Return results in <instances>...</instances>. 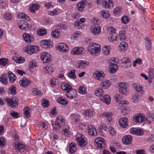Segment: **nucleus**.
<instances>
[{
	"instance_id": "obj_1",
	"label": "nucleus",
	"mask_w": 154,
	"mask_h": 154,
	"mask_svg": "<svg viewBox=\"0 0 154 154\" xmlns=\"http://www.w3.org/2000/svg\"><path fill=\"white\" fill-rule=\"evenodd\" d=\"M65 123V120L62 117L59 116L56 118L55 122L53 123V128L54 130L57 131L64 125Z\"/></svg>"
},
{
	"instance_id": "obj_2",
	"label": "nucleus",
	"mask_w": 154,
	"mask_h": 154,
	"mask_svg": "<svg viewBox=\"0 0 154 154\" xmlns=\"http://www.w3.org/2000/svg\"><path fill=\"white\" fill-rule=\"evenodd\" d=\"M100 45L96 43H91L88 46V52L92 55H95L100 51Z\"/></svg>"
},
{
	"instance_id": "obj_3",
	"label": "nucleus",
	"mask_w": 154,
	"mask_h": 154,
	"mask_svg": "<svg viewBox=\"0 0 154 154\" xmlns=\"http://www.w3.org/2000/svg\"><path fill=\"white\" fill-rule=\"evenodd\" d=\"M12 148L17 152H22L26 149L25 144L21 142H14L13 143Z\"/></svg>"
},
{
	"instance_id": "obj_4",
	"label": "nucleus",
	"mask_w": 154,
	"mask_h": 154,
	"mask_svg": "<svg viewBox=\"0 0 154 154\" xmlns=\"http://www.w3.org/2000/svg\"><path fill=\"white\" fill-rule=\"evenodd\" d=\"M76 139L78 145L81 147H84L88 143L87 138L80 134L76 135Z\"/></svg>"
},
{
	"instance_id": "obj_5",
	"label": "nucleus",
	"mask_w": 154,
	"mask_h": 154,
	"mask_svg": "<svg viewBox=\"0 0 154 154\" xmlns=\"http://www.w3.org/2000/svg\"><path fill=\"white\" fill-rule=\"evenodd\" d=\"M128 102L126 100H122L118 104L117 106L118 108H120L121 107H123L122 109V114L125 115L128 113L130 111V109L128 107H123V105L127 104Z\"/></svg>"
},
{
	"instance_id": "obj_6",
	"label": "nucleus",
	"mask_w": 154,
	"mask_h": 154,
	"mask_svg": "<svg viewBox=\"0 0 154 154\" xmlns=\"http://www.w3.org/2000/svg\"><path fill=\"white\" fill-rule=\"evenodd\" d=\"M5 100L9 105L13 108H16L18 106V100L15 97H13L12 98H7L5 99Z\"/></svg>"
},
{
	"instance_id": "obj_7",
	"label": "nucleus",
	"mask_w": 154,
	"mask_h": 154,
	"mask_svg": "<svg viewBox=\"0 0 154 154\" xmlns=\"http://www.w3.org/2000/svg\"><path fill=\"white\" fill-rule=\"evenodd\" d=\"M105 140L101 137H97L94 141L95 146L97 149H100L103 148L105 147Z\"/></svg>"
},
{
	"instance_id": "obj_8",
	"label": "nucleus",
	"mask_w": 154,
	"mask_h": 154,
	"mask_svg": "<svg viewBox=\"0 0 154 154\" xmlns=\"http://www.w3.org/2000/svg\"><path fill=\"white\" fill-rule=\"evenodd\" d=\"M119 91L121 94H126L128 93L129 91L127 88V85L124 82H120L118 85Z\"/></svg>"
},
{
	"instance_id": "obj_9",
	"label": "nucleus",
	"mask_w": 154,
	"mask_h": 154,
	"mask_svg": "<svg viewBox=\"0 0 154 154\" xmlns=\"http://www.w3.org/2000/svg\"><path fill=\"white\" fill-rule=\"evenodd\" d=\"M40 58L44 63H49L52 59L51 55L47 52L42 53L40 55Z\"/></svg>"
},
{
	"instance_id": "obj_10",
	"label": "nucleus",
	"mask_w": 154,
	"mask_h": 154,
	"mask_svg": "<svg viewBox=\"0 0 154 154\" xmlns=\"http://www.w3.org/2000/svg\"><path fill=\"white\" fill-rule=\"evenodd\" d=\"M56 48L57 50L63 52H66L69 49L67 46L63 43H58Z\"/></svg>"
},
{
	"instance_id": "obj_11",
	"label": "nucleus",
	"mask_w": 154,
	"mask_h": 154,
	"mask_svg": "<svg viewBox=\"0 0 154 154\" xmlns=\"http://www.w3.org/2000/svg\"><path fill=\"white\" fill-rule=\"evenodd\" d=\"M90 31L94 35H96L100 32L101 28L97 24H93L91 26Z\"/></svg>"
},
{
	"instance_id": "obj_12",
	"label": "nucleus",
	"mask_w": 154,
	"mask_h": 154,
	"mask_svg": "<svg viewBox=\"0 0 154 154\" xmlns=\"http://www.w3.org/2000/svg\"><path fill=\"white\" fill-rule=\"evenodd\" d=\"M17 24L19 28L23 30H26L29 28V24L26 21L23 20L19 21Z\"/></svg>"
},
{
	"instance_id": "obj_13",
	"label": "nucleus",
	"mask_w": 154,
	"mask_h": 154,
	"mask_svg": "<svg viewBox=\"0 0 154 154\" xmlns=\"http://www.w3.org/2000/svg\"><path fill=\"white\" fill-rule=\"evenodd\" d=\"M71 53L73 55H82L84 53V49L82 47L75 48L71 51Z\"/></svg>"
},
{
	"instance_id": "obj_14",
	"label": "nucleus",
	"mask_w": 154,
	"mask_h": 154,
	"mask_svg": "<svg viewBox=\"0 0 154 154\" xmlns=\"http://www.w3.org/2000/svg\"><path fill=\"white\" fill-rule=\"evenodd\" d=\"M133 120L136 123L143 122L145 121V116L141 114H138L134 116Z\"/></svg>"
},
{
	"instance_id": "obj_15",
	"label": "nucleus",
	"mask_w": 154,
	"mask_h": 154,
	"mask_svg": "<svg viewBox=\"0 0 154 154\" xmlns=\"http://www.w3.org/2000/svg\"><path fill=\"white\" fill-rule=\"evenodd\" d=\"M23 37L24 41L27 43H30L32 42L34 39L33 36L28 33H24L23 35Z\"/></svg>"
},
{
	"instance_id": "obj_16",
	"label": "nucleus",
	"mask_w": 154,
	"mask_h": 154,
	"mask_svg": "<svg viewBox=\"0 0 154 154\" xmlns=\"http://www.w3.org/2000/svg\"><path fill=\"white\" fill-rule=\"evenodd\" d=\"M77 92L74 89L71 88L66 92V95L68 97L71 99L75 98L77 95Z\"/></svg>"
},
{
	"instance_id": "obj_17",
	"label": "nucleus",
	"mask_w": 154,
	"mask_h": 154,
	"mask_svg": "<svg viewBox=\"0 0 154 154\" xmlns=\"http://www.w3.org/2000/svg\"><path fill=\"white\" fill-rule=\"evenodd\" d=\"M129 131L131 134L138 136L142 135L143 133V131L142 129L135 128H131Z\"/></svg>"
},
{
	"instance_id": "obj_18",
	"label": "nucleus",
	"mask_w": 154,
	"mask_h": 154,
	"mask_svg": "<svg viewBox=\"0 0 154 154\" xmlns=\"http://www.w3.org/2000/svg\"><path fill=\"white\" fill-rule=\"evenodd\" d=\"M103 7L105 8H111L113 7V4L112 0H103Z\"/></svg>"
},
{
	"instance_id": "obj_19",
	"label": "nucleus",
	"mask_w": 154,
	"mask_h": 154,
	"mask_svg": "<svg viewBox=\"0 0 154 154\" xmlns=\"http://www.w3.org/2000/svg\"><path fill=\"white\" fill-rule=\"evenodd\" d=\"M128 119L124 117L120 119L119 120V124L120 126L122 128H126L128 125Z\"/></svg>"
},
{
	"instance_id": "obj_20",
	"label": "nucleus",
	"mask_w": 154,
	"mask_h": 154,
	"mask_svg": "<svg viewBox=\"0 0 154 154\" xmlns=\"http://www.w3.org/2000/svg\"><path fill=\"white\" fill-rule=\"evenodd\" d=\"M105 75V74L102 72L97 71L94 74V76L97 80H101L104 79Z\"/></svg>"
},
{
	"instance_id": "obj_21",
	"label": "nucleus",
	"mask_w": 154,
	"mask_h": 154,
	"mask_svg": "<svg viewBox=\"0 0 154 154\" xmlns=\"http://www.w3.org/2000/svg\"><path fill=\"white\" fill-rule=\"evenodd\" d=\"M42 46L45 48H51L53 45L52 43L50 40H44L41 42Z\"/></svg>"
},
{
	"instance_id": "obj_22",
	"label": "nucleus",
	"mask_w": 154,
	"mask_h": 154,
	"mask_svg": "<svg viewBox=\"0 0 154 154\" xmlns=\"http://www.w3.org/2000/svg\"><path fill=\"white\" fill-rule=\"evenodd\" d=\"M88 131L89 134L92 136H96L97 134L96 128L94 126L92 125L88 126Z\"/></svg>"
},
{
	"instance_id": "obj_23",
	"label": "nucleus",
	"mask_w": 154,
	"mask_h": 154,
	"mask_svg": "<svg viewBox=\"0 0 154 154\" xmlns=\"http://www.w3.org/2000/svg\"><path fill=\"white\" fill-rule=\"evenodd\" d=\"M19 83L21 86L25 88L30 84L31 81L25 78H23L20 81Z\"/></svg>"
},
{
	"instance_id": "obj_24",
	"label": "nucleus",
	"mask_w": 154,
	"mask_h": 154,
	"mask_svg": "<svg viewBox=\"0 0 154 154\" xmlns=\"http://www.w3.org/2000/svg\"><path fill=\"white\" fill-rule=\"evenodd\" d=\"M100 99L101 101L106 103V104H109L110 103V97L108 95H105L100 97Z\"/></svg>"
},
{
	"instance_id": "obj_25",
	"label": "nucleus",
	"mask_w": 154,
	"mask_h": 154,
	"mask_svg": "<svg viewBox=\"0 0 154 154\" xmlns=\"http://www.w3.org/2000/svg\"><path fill=\"white\" fill-rule=\"evenodd\" d=\"M111 85L110 82L108 80H103L100 84L101 87L104 89L108 88Z\"/></svg>"
},
{
	"instance_id": "obj_26",
	"label": "nucleus",
	"mask_w": 154,
	"mask_h": 154,
	"mask_svg": "<svg viewBox=\"0 0 154 154\" xmlns=\"http://www.w3.org/2000/svg\"><path fill=\"white\" fill-rule=\"evenodd\" d=\"M128 44L125 42H121L119 45V50L121 51L125 52L128 48Z\"/></svg>"
},
{
	"instance_id": "obj_27",
	"label": "nucleus",
	"mask_w": 154,
	"mask_h": 154,
	"mask_svg": "<svg viewBox=\"0 0 154 154\" xmlns=\"http://www.w3.org/2000/svg\"><path fill=\"white\" fill-rule=\"evenodd\" d=\"M122 63L125 65V68H128L130 67L131 63L128 57H123L122 60Z\"/></svg>"
},
{
	"instance_id": "obj_28",
	"label": "nucleus",
	"mask_w": 154,
	"mask_h": 154,
	"mask_svg": "<svg viewBox=\"0 0 154 154\" xmlns=\"http://www.w3.org/2000/svg\"><path fill=\"white\" fill-rule=\"evenodd\" d=\"M39 48L37 46L34 45L30 46L29 54H31L33 53H36L39 51Z\"/></svg>"
},
{
	"instance_id": "obj_29",
	"label": "nucleus",
	"mask_w": 154,
	"mask_h": 154,
	"mask_svg": "<svg viewBox=\"0 0 154 154\" xmlns=\"http://www.w3.org/2000/svg\"><path fill=\"white\" fill-rule=\"evenodd\" d=\"M145 47L146 50H149L151 49V42L150 39L146 37L145 39Z\"/></svg>"
},
{
	"instance_id": "obj_30",
	"label": "nucleus",
	"mask_w": 154,
	"mask_h": 154,
	"mask_svg": "<svg viewBox=\"0 0 154 154\" xmlns=\"http://www.w3.org/2000/svg\"><path fill=\"white\" fill-rule=\"evenodd\" d=\"M132 137L130 135H127L123 137V142L125 144H130L132 142Z\"/></svg>"
},
{
	"instance_id": "obj_31",
	"label": "nucleus",
	"mask_w": 154,
	"mask_h": 154,
	"mask_svg": "<svg viewBox=\"0 0 154 154\" xmlns=\"http://www.w3.org/2000/svg\"><path fill=\"white\" fill-rule=\"evenodd\" d=\"M8 78L10 82H14L16 79V76L11 71H9L8 72Z\"/></svg>"
},
{
	"instance_id": "obj_32",
	"label": "nucleus",
	"mask_w": 154,
	"mask_h": 154,
	"mask_svg": "<svg viewBox=\"0 0 154 154\" xmlns=\"http://www.w3.org/2000/svg\"><path fill=\"white\" fill-rule=\"evenodd\" d=\"M87 65V62L82 60L79 61L76 64V67L78 68H84Z\"/></svg>"
},
{
	"instance_id": "obj_33",
	"label": "nucleus",
	"mask_w": 154,
	"mask_h": 154,
	"mask_svg": "<svg viewBox=\"0 0 154 154\" xmlns=\"http://www.w3.org/2000/svg\"><path fill=\"white\" fill-rule=\"evenodd\" d=\"M61 88L62 90L64 91H68L72 88L71 85L67 83H64L61 84Z\"/></svg>"
},
{
	"instance_id": "obj_34",
	"label": "nucleus",
	"mask_w": 154,
	"mask_h": 154,
	"mask_svg": "<svg viewBox=\"0 0 154 154\" xmlns=\"http://www.w3.org/2000/svg\"><path fill=\"white\" fill-rule=\"evenodd\" d=\"M86 3L87 1L86 0L82 1L80 2L78 5V10L80 11H82L84 10L85 7V3Z\"/></svg>"
},
{
	"instance_id": "obj_35",
	"label": "nucleus",
	"mask_w": 154,
	"mask_h": 154,
	"mask_svg": "<svg viewBox=\"0 0 154 154\" xmlns=\"http://www.w3.org/2000/svg\"><path fill=\"white\" fill-rule=\"evenodd\" d=\"M119 63V60L117 58H111L109 60V65L118 66Z\"/></svg>"
},
{
	"instance_id": "obj_36",
	"label": "nucleus",
	"mask_w": 154,
	"mask_h": 154,
	"mask_svg": "<svg viewBox=\"0 0 154 154\" xmlns=\"http://www.w3.org/2000/svg\"><path fill=\"white\" fill-rule=\"evenodd\" d=\"M76 147L75 144L73 142H72L69 145V152L73 153L76 151Z\"/></svg>"
},
{
	"instance_id": "obj_37",
	"label": "nucleus",
	"mask_w": 154,
	"mask_h": 154,
	"mask_svg": "<svg viewBox=\"0 0 154 154\" xmlns=\"http://www.w3.org/2000/svg\"><path fill=\"white\" fill-rule=\"evenodd\" d=\"M118 68V66L109 65V71L110 73H114L117 71Z\"/></svg>"
},
{
	"instance_id": "obj_38",
	"label": "nucleus",
	"mask_w": 154,
	"mask_h": 154,
	"mask_svg": "<svg viewBox=\"0 0 154 154\" xmlns=\"http://www.w3.org/2000/svg\"><path fill=\"white\" fill-rule=\"evenodd\" d=\"M13 58L14 60L18 63H23L24 61V58L20 57L15 56L13 57Z\"/></svg>"
},
{
	"instance_id": "obj_39",
	"label": "nucleus",
	"mask_w": 154,
	"mask_h": 154,
	"mask_svg": "<svg viewBox=\"0 0 154 154\" xmlns=\"http://www.w3.org/2000/svg\"><path fill=\"white\" fill-rule=\"evenodd\" d=\"M111 47L109 46L106 45L104 46L102 50L103 51L104 53L106 55H108L110 54V50Z\"/></svg>"
},
{
	"instance_id": "obj_40",
	"label": "nucleus",
	"mask_w": 154,
	"mask_h": 154,
	"mask_svg": "<svg viewBox=\"0 0 154 154\" xmlns=\"http://www.w3.org/2000/svg\"><path fill=\"white\" fill-rule=\"evenodd\" d=\"M16 88L14 85H11L8 89V93L13 95H15L16 94Z\"/></svg>"
},
{
	"instance_id": "obj_41",
	"label": "nucleus",
	"mask_w": 154,
	"mask_h": 154,
	"mask_svg": "<svg viewBox=\"0 0 154 154\" xmlns=\"http://www.w3.org/2000/svg\"><path fill=\"white\" fill-rule=\"evenodd\" d=\"M57 102L63 105H66L68 103V102L65 100L64 98L61 97H59L58 98L57 100Z\"/></svg>"
},
{
	"instance_id": "obj_42",
	"label": "nucleus",
	"mask_w": 154,
	"mask_h": 154,
	"mask_svg": "<svg viewBox=\"0 0 154 154\" xmlns=\"http://www.w3.org/2000/svg\"><path fill=\"white\" fill-rule=\"evenodd\" d=\"M133 86L135 90L138 92H141L143 91L142 87L138 83L134 84Z\"/></svg>"
},
{
	"instance_id": "obj_43",
	"label": "nucleus",
	"mask_w": 154,
	"mask_h": 154,
	"mask_svg": "<svg viewBox=\"0 0 154 154\" xmlns=\"http://www.w3.org/2000/svg\"><path fill=\"white\" fill-rule=\"evenodd\" d=\"M39 6L38 4L32 5L29 8L30 11L32 13H34L35 11H37L39 8Z\"/></svg>"
},
{
	"instance_id": "obj_44",
	"label": "nucleus",
	"mask_w": 154,
	"mask_h": 154,
	"mask_svg": "<svg viewBox=\"0 0 154 154\" xmlns=\"http://www.w3.org/2000/svg\"><path fill=\"white\" fill-rule=\"evenodd\" d=\"M103 93V90L101 88H98L96 89L94 91V93L95 94L97 97H101Z\"/></svg>"
},
{
	"instance_id": "obj_45",
	"label": "nucleus",
	"mask_w": 154,
	"mask_h": 154,
	"mask_svg": "<svg viewBox=\"0 0 154 154\" xmlns=\"http://www.w3.org/2000/svg\"><path fill=\"white\" fill-rule=\"evenodd\" d=\"M71 117L72 119H74L75 122H79L80 120V115L76 113L72 114L71 115Z\"/></svg>"
},
{
	"instance_id": "obj_46",
	"label": "nucleus",
	"mask_w": 154,
	"mask_h": 154,
	"mask_svg": "<svg viewBox=\"0 0 154 154\" xmlns=\"http://www.w3.org/2000/svg\"><path fill=\"white\" fill-rule=\"evenodd\" d=\"M44 72L46 74H50L53 72V69L51 66H47L43 69Z\"/></svg>"
},
{
	"instance_id": "obj_47",
	"label": "nucleus",
	"mask_w": 154,
	"mask_h": 154,
	"mask_svg": "<svg viewBox=\"0 0 154 154\" xmlns=\"http://www.w3.org/2000/svg\"><path fill=\"white\" fill-rule=\"evenodd\" d=\"M7 78L6 74L2 75L0 77V81L3 84L6 85L7 82Z\"/></svg>"
},
{
	"instance_id": "obj_48",
	"label": "nucleus",
	"mask_w": 154,
	"mask_h": 154,
	"mask_svg": "<svg viewBox=\"0 0 154 154\" xmlns=\"http://www.w3.org/2000/svg\"><path fill=\"white\" fill-rule=\"evenodd\" d=\"M37 33L39 36H43L47 34V31L43 29H40L37 30Z\"/></svg>"
},
{
	"instance_id": "obj_49",
	"label": "nucleus",
	"mask_w": 154,
	"mask_h": 154,
	"mask_svg": "<svg viewBox=\"0 0 154 154\" xmlns=\"http://www.w3.org/2000/svg\"><path fill=\"white\" fill-rule=\"evenodd\" d=\"M100 14L101 16L104 18H107L109 16V12L104 10L101 11Z\"/></svg>"
},
{
	"instance_id": "obj_50",
	"label": "nucleus",
	"mask_w": 154,
	"mask_h": 154,
	"mask_svg": "<svg viewBox=\"0 0 154 154\" xmlns=\"http://www.w3.org/2000/svg\"><path fill=\"white\" fill-rule=\"evenodd\" d=\"M132 101L135 103H138L139 100V96L138 94L137 93H134V96L132 98Z\"/></svg>"
},
{
	"instance_id": "obj_51",
	"label": "nucleus",
	"mask_w": 154,
	"mask_h": 154,
	"mask_svg": "<svg viewBox=\"0 0 154 154\" xmlns=\"http://www.w3.org/2000/svg\"><path fill=\"white\" fill-rule=\"evenodd\" d=\"M154 119V117L151 114H148L147 115L145 118V121L146 120L148 121L149 123L152 122Z\"/></svg>"
},
{
	"instance_id": "obj_52",
	"label": "nucleus",
	"mask_w": 154,
	"mask_h": 154,
	"mask_svg": "<svg viewBox=\"0 0 154 154\" xmlns=\"http://www.w3.org/2000/svg\"><path fill=\"white\" fill-rule=\"evenodd\" d=\"M75 70H72L68 73V76L69 78L75 79L76 78V76L75 74Z\"/></svg>"
},
{
	"instance_id": "obj_53",
	"label": "nucleus",
	"mask_w": 154,
	"mask_h": 154,
	"mask_svg": "<svg viewBox=\"0 0 154 154\" xmlns=\"http://www.w3.org/2000/svg\"><path fill=\"white\" fill-rule=\"evenodd\" d=\"M79 92L80 94H84L86 93L87 91L84 86L80 85L79 88Z\"/></svg>"
},
{
	"instance_id": "obj_54",
	"label": "nucleus",
	"mask_w": 154,
	"mask_h": 154,
	"mask_svg": "<svg viewBox=\"0 0 154 154\" xmlns=\"http://www.w3.org/2000/svg\"><path fill=\"white\" fill-rule=\"evenodd\" d=\"M126 33L124 31H121L119 32V36L121 40H125L126 38Z\"/></svg>"
},
{
	"instance_id": "obj_55",
	"label": "nucleus",
	"mask_w": 154,
	"mask_h": 154,
	"mask_svg": "<svg viewBox=\"0 0 154 154\" xmlns=\"http://www.w3.org/2000/svg\"><path fill=\"white\" fill-rule=\"evenodd\" d=\"M94 114V112L91 109H88L85 111V114L86 116L91 117Z\"/></svg>"
},
{
	"instance_id": "obj_56",
	"label": "nucleus",
	"mask_w": 154,
	"mask_h": 154,
	"mask_svg": "<svg viewBox=\"0 0 154 154\" xmlns=\"http://www.w3.org/2000/svg\"><path fill=\"white\" fill-rule=\"evenodd\" d=\"M23 111L24 114L26 117L29 118L30 117V115L29 108L28 107H26L24 109Z\"/></svg>"
},
{
	"instance_id": "obj_57",
	"label": "nucleus",
	"mask_w": 154,
	"mask_h": 154,
	"mask_svg": "<svg viewBox=\"0 0 154 154\" xmlns=\"http://www.w3.org/2000/svg\"><path fill=\"white\" fill-rule=\"evenodd\" d=\"M69 132V127L67 126H65L62 129V133L65 135L67 136Z\"/></svg>"
},
{
	"instance_id": "obj_58",
	"label": "nucleus",
	"mask_w": 154,
	"mask_h": 154,
	"mask_svg": "<svg viewBox=\"0 0 154 154\" xmlns=\"http://www.w3.org/2000/svg\"><path fill=\"white\" fill-rule=\"evenodd\" d=\"M7 5V0H0V8H5Z\"/></svg>"
},
{
	"instance_id": "obj_59",
	"label": "nucleus",
	"mask_w": 154,
	"mask_h": 154,
	"mask_svg": "<svg viewBox=\"0 0 154 154\" xmlns=\"http://www.w3.org/2000/svg\"><path fill=\"white\" fill-rule=\"evenodd\" d=\"M8 60L6 58L0 59V64L2 66H5L8 63Z\"/></svg>"
},
{
	"instance_id": "obj_60",
	"label": "nucleus",
	"mask_w": 154,
	"mask_h": 154,
	"mask_svg": "<svg viewBox=\"0 0 154 154\" xmlns=\"http://www.w3.org/2000/svg\"><path fill=\"white\" fill-rule=\"evenodd\" d=\"M32 92L34 95L40 96L42 94V92L36 88L32 89Z\"/></svg>"
},
{
	"instance_id": "obj_61",
	"label": "nucleus",
	"mask_w": 154,
	"mask_h": 154,
	"mask_svg": "<svg viewBox=\"0 0 154 154\" xmlns=\"http://www.w3.org/2000/svg\"><path fill=\"white\" fill-rule=\"evenodd\" d=\"M149 75L150 78L153 79L154 78V68H150L149 70Z\"/></svg>"
},
{
	"instance_id": "obj_62",
	"label": "nucleus",
	"mask_w": 154,
	"mask_h": 154,
	"mask_svg": "<svg viewBox=\"0 0 154 154\" xmlns=\"http://www.w3.org/2000/svg\"><path fill=\"white\" fill-rule=\"evenodd\" d=\"M108 39L111 41H114L117 40V36L116 34H110L109 37Z\"/></svg>"
},
{
	"instance_id": "obj_63",
	"label": "nucleus",
	"mask_w": 154,
	"mask_h": 154,
	"mask_svg": "<svg viewBox=\"0 0 154 154\" xmlns=\"http://www.w3.org/2000/svg\"><path fill=\"white\" fill-rule=\"evenodd\" d=\"M59 32L57 30H55L54 31H52L51 35L55 38H57L59 37Z\"/></svg>"
},
{
	"instance_id": "obj_64",
	"label": "nucleus",
	"mask_w": 154,
	"mask_h": 154,
	"mask_svg": "<svg viewBox=\"0 0 154 154\" xmlns=\"http://www.w3.org/2000/svg\"><path fill=\"white\" fill-rule=\"evenodd\" d=\"M81 32L79 31H77L73 33L72 35V37L74 39H76L78 37L80 36Z\"/></svg>"
}]
</instances>
